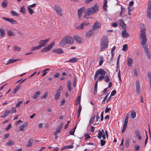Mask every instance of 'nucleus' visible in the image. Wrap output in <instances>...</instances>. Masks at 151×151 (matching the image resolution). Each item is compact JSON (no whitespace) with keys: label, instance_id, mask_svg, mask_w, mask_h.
<instances>
[{"label":"nucleus","instance_id":"obj_1","mask_svg":"<svg viewBox=\"0 0 151 151\" xmlns=\"http://www.w3.org/2000/svg\"><path fill=\"white\" fill-rule=\"evenodd\" d=\"M98 10V6L96 4L92 7L89 8L84 11V17L86 19L90 18L89 16L93 14Z\"/></svg>","mask_w":151,"mask_h":151},{"label":"nucleus","instance_id":"obj_2","mask_svg":"<svg viewBox=\"0 0 151 151\" xmlns=\"http://www.w3.org/2000/svg\"><path fill=\"white\" fill-rule=\"evenodd\" d=\"M74 41V40L72 37L69 36H65L63 38L60 45V46L62 47L67 44H72L73 43Z\"/></svg>","mask_w":151,"mask_h":151},{"label":"nucleus","instance_id":"obj_3","mask_svg":"<svg viewBox=\"0 0 151 151\" xmlns=\"http://www.w3.org/2000/svg\"><path fill=\"white\" fill-rule=\"evenodd\" d=\"M140 27L141 30L140 32L141 34L140 37L142 39L141 42V45H144L146 43L147 40L146 36L144 31L145 29V27L144 24H140Z\"/></svg>","mask_w":151,"mask_h":151},{"label":"nucleus","instance_id":"obj_4","mask_svg":"<svg viewBox=\"0 0 151 151\" xmlns=\"http://www.w3.org/2000/svg\"><path fill=\"white\" fill-rule=\"evenodd\" d=\"M108 42L107 37L105 35H104L100 42L101 51H102L108 48Z\"/></svg>","mask_w":151,"mask_h":151},{"label":"nucleus","instance_id":"obj_5","mask_svg":"<svg viewBox=\"0 0 151 151\" xmlns=\"http://www.w3.org/2000/svg\"><path fill=\"white\" fill-rule=\"evenodd\" d=\"M55 42V41L52 42L51 44H50L48 46L43 48L41 50L42 52H45L50 50L54 45Z\"/></svg>","mask_w":151,"mask_h":151},{"label":"nucleus","instance_id":"obj_6","mask_svg":"<svg viewBox=\"0 0 151 151\" xmlns=\"http://www.w3.org/2000/svg\"><path fill=\"white\" fill-rule=\"evenodd\" d=\"M140 86L139 80H137L136 83V92L137 94L141 93Z\"/></svg>","mask_w":151,"mask_h":151},{"label":"nucleus","instance_id":"obj_7","mask_svg":"<svg viewBox=\"0 0 151 151\" xmlns=\"http://www.w3.org/2000/svg\"><path fill=\"white\" fill-rule=\"evenodd\" d=\"M90 23L86 22H82L80 25L76 27V28L78 29H82L88 26Z\"/></svg>","mask_w":151,"mask_h":151},{"label":"nucleus","instance_id":"obj_8","mask_svg":"<svg viewBox=\"0 0 151 151\" xmlns=\"http://www.w3.org/2000/svg\"><path fill=\"white\" fill-rule=\"evenodd\" d=\"M50 40V38H47L45 40H41L39 41V46H40V48H41L45 46L46 45V43L47 42Z\"/></svg>","mask_w":151,"mask_h":151},{"label":"nucleus","instance_id":"obj_9","mask_svg":"<svg viewBox=\"0 0 151 151\" xmlns=\"http://www.w3.org/2000/svg\"><path fill=\"white\" fill-rule=\"evenodd\" d=\"M2 19L6 21L9 22L12 24H17V22L15 20L12 18H9L5 17H3Z\"/></svg>","mask_w":151,"mask_h":151},{"label":"nucleus","instance_id":"obj_10","mask_svg":"<svg viewBox=\"0 0 151 151\" xmlns=\"http://www.w3.org/2000/svg\"><path fill=\"white\" fill-rule=\"evenodd\" d=\"M101 25L100 23L98 22H96L92 26V29L93 30H96L101 27Z\"/></svg>","mask_w":151,"mask_h":151},{"label":"nucleus","instance_id":"obj_11","mask_svg":"<svg viewBox=\"0 0 151 151\" xmlns=\"http://www.w3.org/2000/svg\"><path fill=\"white\" fill-rule=\"evenodd\" d=\"M55 9L59 16H62V10L59 6H55Z\"/></svg>","mask_w":151,"mask_h":151},{"label":"nucleus","instance_id":"obj_12","mask_svg":"<svg viewBox=\"0 0 151 151\" xmlns=\"http://www.w3.org/2000/svg\"><path fill=\"white\" fill-rule=\"evenodd\" d=\"M85 8L84 7H83L78 9V13L79 18H81V16L85 10Z\"/></svg>","mask_w":151,"mask_h":151},{"label":"nucleus","instance_id":"obj_13","mask_svg":"<svg viewBox=\"0 0 151 151\" xmlns=\"http://www.w3.org/2000/svg\"><path fill=\"white\" fill-rule=\"evenodd\" d=\"M52 51L55 53H56L58 54H63L64 52L62 49L58 48L57 49L52 50Z\"/></svg>","mask_w":151,"mask_h":151},{"label":"nucleus","instance_id":"obj_14","mask_svg":"<svg viewBox=\"0 0 151 151\" xmlns=\"http://www.w3.org/2000/svg\"><path fill=\"white\" fill-rule=\"evenodd\" d=\"M96 73L98 75L99 74L105 75V74L106 73L105 71L104 70L101 69L97 70L96 72Z\"/></svg>","mask_w":151,"mask_h":151},{"label":"nucleus","instance_id":"obj_15","mask_svg":"<svg viewBox=\"0 0 151 151\" xmlns=\"http://www.w3.org/2000/svg\"><path fill=\"white\" fill-rule=\"evenodd\" d=\"M122 35L123 37L124 38H127L129 37V34L126 32V29H125L122 31Z\"/></svg>","mask_w":151,"mask_h":151},{"label":"nucleus","instance_id":"obj_16","mask_svg":"<svg viewBox=\"0 0 151 151\" xmlns=\"http://www.w3.org/2000/svg\"><path fill=\"white\" fill-rule=\"evenodd\" d=\"M28 125V122H25L20 126L19 131H23L24 130V128L27 127Z\"/></svg>","mask_w":151,"mask_h":151},{"label":"nucleus","instance_id":"obj_17","mask_svg":"<svg viewBox=\"0 0 151 151\" xmlns=\"http://www.w3.org/2000/svg\"><path fill=\"white\" fill-rule=\"evenodd\" d=\"M63 125V123H61L57 128L56 130L54 132L55 134H58L60 132L61 129Z\"/></svg>","mask_w":151,"mask_h":151},{"label":"nucleus","instance_id":"obj_18","mask_svg":"<svg viewBox=\"0 0 151 151\" xmlns=\"http://www.w3.org/2000/svg\"><path fill=\"white\" fill-rule=\"evenodd\" d=\"M119 25L122 27V28L126 29V25L125 24L123 20L122 19L119 20Z\"/></svg>","mask_w":151,"mask_h":151},{"label":"nucleus","instance_id":"obj_19","mask_svg":"<svg viewBox=\"0 0 151 151\" xmlns=\"http://www.w3.org/2000/svg\"><path fill=\"white\" fill-rule=\"evenodd\" d=\"M93 30L92 29H90L87 32L86 35V37L88 38L93 35Z\"/></svg>","mask_w":151,"mask_h":151},{"label":"nucleus","instance_id":"obj_20","mask_svg":"<svg viewBox=\"0 0 151 151\" xmlns=\"http://www.w3.org/2000/svg\"><path fill=\"white\" fill-rule=\"evenodd\" d=\"M71 84H72V83H71V81H68L67 82V88L68 90L70 92H71L72 91Z\"/></svg>","mask_w":151,"mask_h":151},{"label":"nucleus","instance_id":"obj_21","mask_svg":"<svg viewBox=\"0 0 151 151\" xmlns=\"http://www.w3.org/2000/svg\"><path fill=\"white\" fill-rule=\"evenodd\" d=\"M133 60L132 59L129 57L127 58V65L129 67H131L133 63Z\"/></svg>","mask_w":151,"mask_h":151},{"label":"nucleus","instance_id":"obj_22","mask_svg":"<svg viewBox=\"0 0 151 151\" xmlns=\"http://www.w3.org/2000/svg\"><path fill=\"white\" fill-rule=\"evenodd\" d=\"M147 13H151V2L150 1L148 3V9Z\"/></svg>","mask_w":151,"mask_h":151},{"label":"nucleus","instance_id":"obj_23","mask_svg":"<svg viewBox=\"0 0 151 151\" xmlns=\"http://www.w3.org/2000/svg\"><path fill=\"white\" fill-rule=\"evenodd\" d=\"M135 133L137 137L138 138L139 140H141L142 139V137L140 135V134L139 130L138 129H137L135 131Z\"/></svg>","mask_w":151,"mask_h":151},{"label":"nucleus","instance_id":"obj_24","mask_svg":"<svg viewBox=\"0 0 151 151\" xmlns=\"http://www.w3.org/2000/svg\"><path fill=\"white\" fill-rule=\"evenodd\" d=\"M10 111L8 110H6L3 115L1 116V117L2 118H5L6 117L9 115V114L10 113Z\"/></svg>","mask_w":151,"mask_h":151},{"label":"nucleus","instance_id":"obj_25","mask_svg":"<svg viewBox=\"0 0 151 151\" xmlns=\"http://www.w3.org/2000/svg\"><path fill=\"white\" fill-rule=\"evenodd\" d=\"M19 60V59H9L8 62L6 64V65H7L9 64L15 62Z\"/></svg>","mask_w":151,"mask_h":151},{"label":"nucleus","instance_id":"obj_26","mask_svg":"<svg viewBox=\"0 0 151 151\" xmlns=\"http://www.w3.org/2000/svg\"><path fill=\"white\" fill-rule=\"evenodd\" d=\"M8 35L10 37L15 36V34L11 30L6 29Z\"/></svg>","mask_w":151,"mask_h":151},{"label":"nucleus","instance_id":"obj_27","mask_svg":"<svg viewBox=\"0 0 151 151\" xmlns=\"http://www.w3.org/2000/svg\"><path fill=\"white\" fill-rule=\"evenodd\" d=\"M40 94V91H37L35 92L34 95L33 96L32 98L33 99H36Z\"/></svg>","mask_w":151,"mask_h":151},{"label":"nucleus","instance_id":"obj_28","mask_svg":"<svg viewBox=\"0 0 151 151\" xmlns=\"http://www.w3.org/2000/svg\"><path fill=\"white\" fill-rule=\"evenodd\" d=\"M104 130L103 129H102L101 130H99L98 132V135L97 136V137L99 139H101L102 137V135L103 134V133H104Z\"/></svg>","mask_w":151,"mask_h":151},{"label":"nucleus","instance_id":"obj_29","mask_svg":"<svg viewBox=\"0 0 151 151\" xmlns=\"http://www.w3.org/2000/svg\"><path fill=\"white\" fill-rule=\"evenodd\" d=\"M5 33V30L2 28L0 29V35L1 37H3L4 36V35Z\"/></svg>","mask_w":151,"mask_h":151},{"label":"nucleus","instance_id":"obj_30","mask_svg":"<svg viewBox=\"0 0 151 151\" xmlns=\"http://www.w3.org/2000/svg\"><path fill=\"white\" fill-rule=\"evenodd\" d=\"M78 59L77 58L74 57L67 61V62H70L71 63H74L76 62L78 60Z\"/></svg>","mask_w":151,"mask_h":151},{"label":"nucleus","instance_id":"obj_31","mask_svg":"<svg viewBox=\"0 0 151 151\" xmlns=\"http://www.w3.org/2000/svg\"><path fill=\"white\" fill-rule=\"evenodd\" d=\"M60 96V92H59V90H57L55 96V99L56 101H57V99L59 98Z\"/></svg>","mask_w":151,"mask_h":151},{"label":"nucleus","instance_id":"obj_32","mask_svg":"<svg viewBox=\"0 0 151 151\" xmlns=\"http://www.w3.org/2000/svg\"><path fill=\"white\" fill-rule=\"evenodd\" d=\"M20 12L23 14H25L26 12V9L25 8L24 6H23L21 8Z\"/></svg>","mask_w":151,"mask_h":151},{"label":"nucleus","instance_id":"obj_33","mask_svg":"<svg viewBox=\"0 0 151 151\" xmlns=\"http://www.w3.org/2000/svg\"><path fill=\"white\" fill-rule=\"evenodd\" d=\"M33 143V140L32 139L29 140L28 142V144L27 145V147H30L32 146Z\"/></svg>","mask_w":151,"mask_h":151},{"label":"nucleus","instance_id":"obj_34","mask_svg":"<svg viewBox=\"0 0 151 151\" xmlns=\"http://www.w3.org/2000/svg\"><path fill=\"white\" fill-rule=\"evenodd\" d=\"M107 0H104V4L103 5V8L104 10L105 11H106V10L107 7Z\"/></svg>","mask_w":151,"mask_h":151},{"label":"nucleus","instance_id":"obj_35","mask_svg":"<svg viewBox=\"0 0 151 151\" xmlns=\"http://www.w3.org/2000/svg\"><path fill=\"white\" fill-rule=\"evenodd\" d=\"M98 83V80L96 81L94 90V93L96 94L97 93V84Z\"/></svg>","mask_w":151,"mask_h":151},{"label":"nucleus","instance_id":"obj_36","mask_svg":"<svg viewBox=\"0 0 151 151\" xmlns=\"http://www.w3.org/2000/svg\"><path fill=\"white\" fill-rule=\"evenodd\" d=\"M81 96H79L78 98H77V99L76 100V102H75V105H77L78 104H80L81 103Z\"/></svg>","mask_w":151,"mask_h":151},{"label":"nucleus","instance_id":"obj_37","mask_svg":"<svg viewBox=\"0 0 151 151\" xmlns=\"http://www.w3.org/2000/svg\"><path fill=\"white\" fill-rule=\"evenodd\" d=\"M14 144V142L12 140L9 141L6 144L7 146H10L13 145Z\"/></svg>","mask_w":151,"mask_h":151},{"label":"nucleus","instance_id":"obj_38","mask_svg":"<svg viewBox=\"0 0 151 151\" xmlns=\"http://www.w3.org/2000/svg\"><path fill=\"white\" fill-rule=\"evenodd\" d=\"M21 49L20 47L17 46H14L13 47V49L14 51H19L21 50Z\"/></svg>","mask_w":151,"mask_h":151},{"label":"nucleus","instance_id":"obj_39","mask_svg":"<svg viewBox=\"0 0 151 151\" xmlns=\"http://www.w3.org/2000/svg\"><path fill=\"white\" fill-rule=\"evenodd\" d=\"M74 39L75 40L77 41L78 42L81 43V42L80 37L78 36H74Z\"/></svg>","mask_w":151,"mask_h":151},{"label":"nucleus","instance_id":"obj_40","mask_svg":"<svg viewBox=\"0 0 151 151\" xmlns=\"http://www.w3.org/2000/svg\"><path fill=\"white\" fill-rule=\"evenodd\" d=\"M50 70V69L47 68V69H45V70H43L42 72L43 73V74L42 75L41 77H42L46 75L47 73V71L49 70Z\"/></svg>","mask_w":151,"mask_h":151},{"label":"nucleus","instance_id":"obj_41","mask_svg":"<svg viewBox=\"0 0 151 151\" xmlns=\"http://www.w3.org/2000/svg\"><path fill=\"white\" fill-rule=\"evenodd\" d=\"M20 85H18L14 89L13 91V94H15L16 93L17 91L20 88Z\"/></svg>","mask_w":151,"mask_h":151},{"label":"nucleus","instance_id":"obj_42","mask_svg":"<svg viewBox=\"0 0 151 151\" xmlns=\"http://www.w3.org/2000/svg\"><path fill=\"white\" fill-rule=\"evenodd\" d=\"M27 9L28 10L29 12L31 15H32L33 13H34V12L32 8L29 7H27Z\"/></svg>","mask_w":151,"mask_h":151},{"label":"nucleus","instance_id":"obj_43","mask_svg":"<svg viewBox=\"0 0 151 151\" xmlns=\"http://www.w3.org/2000/svg\"><path fill=\"white\" fill-rule=\"evenodd\" d=\"M1 5L4 8H5L6 7L7 5V3L6 2V1L5 0H4L2 3Z\"/></svg>","mask_w":151,"mask_h":151},{"label":"nucleus","instance_id":"obj_44","mask_svg":"<svg viewBox=\"0 0 151 151\" xmlns=\"http://www.w3.org/2000/svg\"><path fill=\"white\" fill-rule=\"evenodd\" d=\"M145 52L148 58L150 59V58L151 55L149 50H148L147 51H145Z\"/></svg>","mask_w":151,"mask_h":151},{"label":"nucleus","instance_id":"obj_45","mask_svg":"<svg viewBox=\"0 0 151 151\" xmlns=\"http://www.w3.org/2000/svg\"><path fill=\"white\" fill-rule=\"evenodd\" d=\"M40 46L38 45L37 46H35L31 48V51H33L36 50L37 49H40Z\"/></svg>","mask_w":151,"mask_h":151},{"label":"nucleus","instance_id":"obj_46","mask_svg":"<svg viewBox=\"0 0 151 151\" xmlns=\"http://www.w3.org/2000/svg\"><path fill=\"white\" fill-rule=\"evenodd\" d=\"M11 14L14 16H19V14H17L15 11H12L11 12Z\"/></svg>","mask_w":151,"mask_h":151},{"label":"nucleus","instance_id":"obj_47","mask_svg":"<svg viewBox=\"0 0 151 151\" xmlns=\"http://www.w3.org/2000/svg\"><path fill=\"white\" fill-rule=\"evenodd\" d=\"M145 44L144 45H142L144 50L145 52L149 50L148 48L147 45H145Z\"/></svg>","mask_w":151,"mask_h":151},{"label":"nucleus","instance_id":"obj_48","mask_svg":"<svg viewBox=\"0 0 151 151\" xmlns=\"http://www.w3.org/2000/svg\"><path fill=\"white\" fill-rule=\"evenodd\" d=\"M136 114L135 112H132L131 114V117L132 118H134L136 116Z\"/></svg>","mask_w":151,"mask_h":151},{"label":"nucleus","instance_id":"obj_49","mask_svg":"<svg viewBox=\"0 0 151 151\" xmlns=\"http://www.w3.org/2000/svg\"><path fill=\"white\" fill-rule=\"evenodd\" d=\"M129 145V140L127 139L125 142V145L126 147H128Z\"/></svg>","mask_w":151,"mask_h":151},{"label":"nucleus","instance_id":"obj_50","mask_svg":"<svg viewBox=\"0 0 151 151\" xmlns=\"http://www.w3.org/2000/svg\"><path fill=\"white\" fill-rule=\"evenodd\" d=\"M125 10L124 8L122 6H121V11L119 14L120 16H122L123 13L124 12Z\"/></svg>","mask_w":151,"mask_h":151},{"label":"nucleus","instance_id":"obj_51","mask_svg":"<svg viewBox=\"0 0 151 151\" xmlns=\"http://www.w3.org/2000/svg\"><path fill=\"white\" fill-rule=\"evenodd\" d=\"M104 81L107 83H108L110 81V79L108 76H105Z\"/></svg>","mask_w":151,"mask_h":151},{"label":"nucleus","instance_id":"obj_52","mask_svg":"<svg viewBox=\"0 0 151 151\" xmlns=\"http://www.w3.org/2000/svg\"><path fill=\"white\" fill-rule=\"evenodd\" d=\"M105 76L104 75H101L98 78V81H101V80L104 78Z\"/></svg>","mask_w":151,"mask_h":151},{"label":"nucleus","instance_id":"obj_53","mask_svg":"<svg viewBox=\"0 0 151 151\" xmlns=\"http://www.w3.org/2000/svg\"><path fill=\"white\" fill-rule=\"evenodd\" d=\"M127 48H128L127 45V44L124 45L123 46L122 50L124 51H126L127 50Z\"/></svg>","mask_w":151,"mask_h":151},{"label":"nucleus","instance_id":"obj_54","mask_svg":"<svg viewBox=\"0 0 151 151\" xmlns=\"http://www.w3.org/2000/svg\"><path fill=\"white\" fill-rule=\"evenodd\" d=\"M105 143V141L104 140L101 139L100 141L101 145L102 146H104Z\"/></svg>","mask_w":151,"mask_h":151},{"label":"nucleus","instance_id":"obj_55","mask_svg":"<svg viewBox=\"0 0 151 151\" xmlns=\"http://www.w3.org/2000/svg\"><path fill=\"white\" fill-rule=\"evenodd\" d=\"M23 102V101H19L18 102H17V104L16 105V107H19L20 106V105Z\"/></svg>","mask_w":151,"mask_h":151},{"label":"nucleus","instance_id":"obj_56","mask_svg":"<svg viewBox=\"0 0 151 151\" xmlns=\"http://www.w3.org/2000/svg\"><path fill=\"white\" fill-rule=\"evenodd\" d=\"M118 78L120 81H121V73H120V70H119V72L118 73Z\"/></svg>","mask_w":151,"mask_h":151},{"label":"nucleus","instance_id":"obj_57","mask_svg":"<svg viewBox=\"0 0 151 151\" xmlns=\"http://www.w3.org/2000/svg\"><path fill=\"white\" fill-rule=\"evenodd\" d=\"M95 118V116H94L90 119L89 123L90 124H91L94 121Z\"/></svg>","mask_w":151,"mask_h":151},{"label":"nucleus","instance_id":"obj_58","mask_svg":"<svg viewBox=\"0 0 151 151\" xmlns=\"http://www.w3.org/2000/svg\"><path fill=\"white\" fill-rule=\"evenodd\" d=\"M65 147L66 149H71L73 147V146L72 145L69 146H65Z\"/></svg>","mask_w":151,"mask_h":151},{"label":"nucleus","instance_id":"obj_59","mask_svg":"<svg viewBox=\"0 0 151 151\" xmlns=\"http://www.w3.org/2000/svg\"><path fill=\"white\" fill-rule=\"evenodd\" d=\"M115 48H116V46H114L112 48V50H111V54L112 55V58H113V54L114 53V51L115 49Z\"/></svg>","mask_w":151,"mask_h":151},{"label":"nucleus","instance_id":"obj_60","mask_svg":"<svg viewBox=\"0 0 151 151\" xmlns=\"http://www.w3.org/2000/svg\"><path fill=\"white\" fill-rule=\"evenodd\" d=\"M12 127V125L11 124H9L7 127L5 128V130L6 131H7L8 130H9Z\"/></svg>","mask_w":151,"mask_h":151},{"label":"nucleus","instance_id":"obj_61","mask_svg":"<svg viewBox=\"0 0 151 151\" xmlns=\"http://www.w3.org/2000/svg\"><path fill=\"white\" fill-rule=\"evenodd\" d=\"M116 93V91L115 90H113L111 93V96H114Z\"/></svg>","mask_w":151,"mask_h":151},{"label":"nucleus","instance_id":"obj_62","mask_svg":"<svg viewBox=\"0 0 151 151\" xmlns=\"http://www.w3.org/2000/svg\"><path fill=\"white\" fill-rule=\"evenodd\" d=\"M75 131L73 129H71V131L69 132V133L71 135H74Z\"/></svg>","mask_w":151,"mask_h":151},{"label":"nucleus","instance_id":"obj_63","mask_svg":"<svg viewBox=\"0 0 151 151\" xmlns=\"http://www.w3.org/2000/svg\"><path fill=\"white\" fill-rule=\"evenodd\" d=\"M134 147L136 151H138L139 149V145H135Z\"/></svg>","mask_w":151,"mask_h":151},{"label":"nucleus","instance_id":"obj_64","mask_svg":"<svg viewBox=\"0 0 151 151\" xmlns=\"http://www.w3.org/2000/svg\"><path fill=\"white\" fill-rule=\"evenodd\" d=\"M47 93L46 92L41 97V99H45L46 98L47 96Z\"/></svg>","mask_w":151,"mask_h":151}]
</instances>
